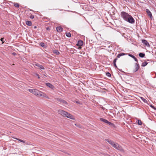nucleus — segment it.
<instances>
[{
    "label": "nucleus",
    "instance_id": "15",
    "mask_svg": "<svg viewBox=\"0 0 156 156\" xmlns=\"http://www.w3.org/2000/svg\"><path fill=\"white\" fill-rule=\"evenodd\" d=\"M100 119L101 121L103 122L106 123L107 124L108 123V120L102 118H100Z\"/></svg>",
    "mask_w": 156,
    "mask_h": 156
},
{
    "label": "nucleus",
    "instance_id": "25",
    "mask_svg": "<svg viewBox=\"0 0 156 156\" xmlns=\"http://www.w3.org/2000/svg\"><path fill=\"white\" fill-rule=\"evenodd\" d=\"M14 5L15 7L17 8H18L19 6V4L17 3H14Z\"/></svg>",
    "mask_w": 156,
    "mask_h": 156
},
{
    "label": "nucleus",
    "instance_id": "8",
    "mask_svg": "<svg viewBox=\"0 0 156 156\" xmlns=\"http://www.w3.org/2000/svg\"><path fill=\"white\" fill-rule=\"evenodd\" d=\"M45 85L51 88L52 90H54L55 88L54 86H53L50 83H46Z\"/></svg>",
    "mask_w": 156,
    "mask_h": 156
},
{
    "label": "nucleus",
    "instance_id": "30",
    "mask_svg": "<svg viewBox=\"0 0 156 156\" xmlns=\"http://www.w3.org/2000/svg\"><path fill=\"white\" fill-rule=\"evenodd\" d=\"M107 124H108L109 125L111 126H114V124H113V123H112V122H109L108 121V122Z\"/></svg>",
    "mask_w": 156,
    "mask_h": 156
},
{
    "label": "nucleus",
    "instance_id": "6",
    "mask_svg": "<svg viewBox=\"0 0 156 156\" xmlns=\"http://www.w3.org/2000/svg\"><path fill=\"white\" fill-rule=\"evenodd\" d=\"M58 112L59 114L63 117L65 116V115H66V112L62 110H58Z\"/></svg>",
    "mask_w": 156,
    "mask_h": 156
},
{
    "label": "nucleus",
    "instance_id": "19",
    "mask_svg": "<svg viewBox=\"0 0 156 156\" xmlns=\"http://www.w3.org/2000/svg\"><path fill=\"white\" fill-rule=\"evenodd\" d=\"M66 35L67 37H71V34L70 32H67L66 33Z\"/></svg>",
    "mask_w": 156,
    "mask_h": 156
},
{
    "label": "nucleus",
    "instance_id": "17",
    "mask_svg": "<svg viewBox=\"0 0 156 156\" xmlns=\"http://www.w3.org/2000/svg\"><path fill=\"white\" fill-rule=\"evenodd\" d=\"M126 54L124 53H119L118 55H117V57L118 58H119L121 56L125 55Z\"/></svg>",
    "mask_w": 156,
    "mask_h": 156
},
{
    "label": "nucleus",
    "instance_id": "3",
    "mask_svg": "<svg viewBox=\"0 0 156 156\" xmlns=\"http://www.w3.org/2000/svg\"><path fill=\"white\" fill-rule=\"evenodd\" d=\"M130 15L128 13L124 11H122L121 12V16L125 21H126Z\"/></svg>",
    "mask_w": 156,
    "mask_h": 156
},
{
    "label": "nucleus",
    "instance_id": "9",
    "mask_svg": "<svg viewBox=\"0 0 156 156\" xmlns=\"http://www.w3.org/2000/svg\"><path fill=\"white\" fill-rule=\"evenodd\" d=\"M83 44V42L82 41L80 40L78 41L76 45L79 46L80 47L79 48H81V46H82Z\"/></svg>",
    "mask_w": 156,
    "mask_h": 156
},
{
    "label": "nucleus",
    "instance_id": "41",
    "mask_svg": "<svg viewBox=\"0 0 156 156\" xmlns=\"http://www.w3.org/2000/svg\"><path fill=\"white\" fill-rule=\"evenodd\" d=\"M119 70L120 71H121V72H123V71L122 70H121V69H119Z\"/></svg>",
    "mask_w": 156,
    "mask_h": 156
},
{
    "label": "nucleus",
    "instance_id": "36",
    "mask_svg": "<svg viewBox=\"0 0 156 156\" xmlns=\"http://www.w3.org/2000/svg\"><path fill=\"white\" fill-rule=\"evenodd\" d=\"M114 66L115 68H117V66H116V63H113Z\"/></svg>",
    "mask_w": 156,
    "mask_h": 156
},
{
    "label": "nucleus",
    "instance_id": "33",
    "mask_svg": "<svg viewBox=\"0 0 156 156\" xmlns=\"http://www.w3.org/2000/svg\"><path fill=\"white\" fill-rule=\"evenodd\" d=\"M36 75L37 76L38 79H39L40 78V76L38 74H37V73L36 74Z\"/></svg>",
    "mask_w": 156,
    "mask_h": 156
},
{
    "label": "nucleus",
    "instance_id": "21",
    "mask_svg": "<svg viewBox=\"0 0 156 156\" xmlns=\"http://www.w3.org/2000/svg\"><path fill=\"white\" fill-rule=\"evenodd\" d=\"M147 64H148V63L147 62H144L142 64L141 66L143 67H144L145 66H146L147 65Z\"/></svg>",
    "mask_w": 156,
    "mask_h": 156
},
{
    "label": "nucleus",
    "instance_id": "32",
    "mask_svg": "<svg viewBox=\"0 0 156 156\" xmlns=\"http://www.w3.org/2000/svg\"><path fill=\"white\" fill-rule=\"evenodd\" d=\"M117 60V58H115L114 61H113V63H116V61Z\"/></svg>",
    "mask_w": 156,
    "mask_h": 156
},
{
    "label": "nucleus",
    "instance_id": "14",
    "mask_svg": "<svg viewBox=\"0 0 156 156\" xmlns=\"http://www.w3.org/2000/svg\"><path fill=\"white\" fill-rule=\"evenodd\" d=\"M128 55L130 57H132V58H133L134 60L136 62H138V60L137 59V58L135 57L134 56V55H132V54H129Z\"/></svg>",
    "mask_w": 156,
    "mask_h": 156
},
{
    "label": "nucleus",
    "instance_id": "35",
    "mask_svg": "<svg viewBox=\"0 0 156 156\" xmlns=\"http://www.w3.org/2000/svg\"><path fill=\"white\" fill-rule=\"evenodd\" d=\"M4 38H2L1 39H0V40L3 42V41H4Z\"/></svg>",
    "mask_w": 156,
    "mask_h": 156
},
{
    "label": "nucleus",
    "instance_id": "24",
    "mask_svg": "<svg viewBox=\"0 0 156 156\" xmlns=\"http://www.w3.org/2000/svg\"><path fill=\"white\" fill-rule=\"evenodd\" d=\"M61 103L65 105H67L68 104L67 102L66 101H65L63 99H62Z\"/></svg>",
    "mask_w": 156,
    "mask_h": 156
},
{
    "label": "nucleus",
    "instance_id": "12",
    "mask_svg": "<svg viewBox=\"0 0 156 156\" xmlns=\"http://www.w3.org/2000/svg\"><path fill=\"white\" fill-rule=\"evenodd\" d=\"M146 12L148 15V16H149L150 18H151L152 17V13L150 12V11L148 9H146Z\"/></svg>",
    "mask_w": 156,
    "mask_h": 156
},
{
    "label": "nucleus",
    "instance_id": "16",
    "mask_svg": "<svg viewBox=\"0 0 156 156\" xmlns=\"http://www.w3.org/2000/svg\"><path fill=\"white\" fill-rule=\"evenodd\" d=\"M26 23L27 25L29 26H31L32 25V23L31 22V21H26Z\"/></svg>",
    "mask_w": 156,
    "mask_h": 156
},
{
    "label": "nucleus",
    "instance_id": "23",
    "mask_svg": "<svg viewBox=\"0 0 156 156\" xmlns=\"http://www.w3.org/2000/svg\"><path fill=\"white\" fill-rule=\"evenodd\" d=\"M40 45L42 47L44 48L45 46V44L43 42H41Z\"/></svg>",
    "mask_w": 156,
    "mask_h": 156
},
{
    "label": "nucleus",
    "instance_id": "4",
    "mask_svg": "<svg viewBox=\"0 0 156 156\" xmlns=\"http://www.w3.org/2000/svg\"><path fill=\"white\" fill-rule=\"evenodd\" d=\"M126 21L132 24L134 23L135 22V20L130 15L127 18Z\"/></svg>",
    "mask_w": 156,
    "mask_h": 156
},
{
    "label": "nucleus",
    "instance_id": "40",
    "mask_svg": "<svg viewBox=\"0 0 156 156\" xmlns=\"http://www.w3.org/2000/svg\"><path fill=\"white\" fill-rule=\"evenodd\" d=\"M76 103H78V104H79L80 103V102H79V101H77L76 102Z\"/></svg>",
    "mask_w": 156,
    "mask_h": 156
},
{
    "label": "nucleus",
    "instance_id": "18",
    "mask_svg": "<svg viewBox=\"0 0 156 156\" xmlns=\"http://www.w3.org/2000/svg\"><path fill=\"white\" fill-rule=\"evenodd\" d=\"M139 55L141 58H143L145 56V55L144 53H140L139 54Z\"/></svg>",
    "mask_w": 156,
    "mask_h": 156
},
{
    "label": "nucleus",
    "instance_id": "27",
    "mask_svg": "<svg viewBox=\"0 0 156 156\" xmlns=\"http://www.w3.org/2000/svg\"><path fill=\"white\" fill-rule=\"evenodd\" d=\"M55 99L60 103L62 101V99L60 98H55Z\"/></svg>",
    "mask_w": 156,
    "mask_h": 156
},
{
    "label": "nucleus",
    "instance_id": "13",
    "mask_svg": "<svg viewBox=\"0 0 156 156\" xmlns=\"http://www.w3.org/2000/svg\"><path fill=\"white\" fill-rule=\"evenodd\" d=\"M56 29L57 31L59 32H61L63 31V28L61 26H58L56 27Z\"/></svg>",
    "mask_w": 156,
    "mask_h": 156
},
{
    "label": "nucleus",
    "instance_id": "11",
    "mask_svg": "<svg viewBox=\"0 0 156 156\" xmlns=\"http://www.w3.org/2000/svg\"><path fill=\"white\" fill-rule=\"evenodd\" d=\"M34 65L35 66L38 67L39 68L41 69H44V68L42 65H40L37 63H35Z\"/></svg>",
    "mask_w": 156,
    "mask_h": 156
},
{
    "label": "nucleus",
    "instance_id": "37",
    "mask_svg": "<svg viewBox=\"0 0 156 156\" xmlns=\"http://www.w3.org/2000/svg\"><path fill=\"white\" fill-rule=\"evenodd\" d=\"M46 29L47 30H50V28L49 27H47L46 28Z\"/></svg>",
    "mask_w": 156,
    "mask_h": 156
},
{
    "label": "nucleus",
    "instance_id": "5",
    "mask_svg": "<svg viewBox=\"0 0 156 156\" xmlns=\"http://www.w3.org/2000/svg\"><path fill=\"white\" fill-rule=\"evenodd\" d=\"M64 117H66L67 118H69L73 120H74L75 119V118L73 115L70 114L67 112H66V113Z\"/></svg>",
    "mask_w": 156,
    "mask_h": 156
},
{
    "label": "nucleus",
    "instance_id": "39",
    "mask_svg": "<svg viewBox=\"0 0 156 156\" xmlns=\"http://www.w3.org/2000/svg\"><path fill=\"white\" fill-rule=\"evenodd\" d=\"M37 28V27L36 26H34V29H36Z\"/></svg>",
    "mask_w": 156,
    "mask_h": 156
},
{
    "label": "nucleus",
    "instance_id": "1",
    "mask_svg": "<svg viewBox=\"0 0 156 156\" xmlns=\"http://www.w3.org/2000/svg\"><path fill=\"white\" fill-rule=\"evenodd\" d=\"M28 91L30 92L38 97L43 96L44 97L46 95L43 92L36 89H28Z\"/></svg>",
    "mask_w": 156,
    "mask_h": 156
},
{
    "label": "nucleus",
    "instance_id": "22",
    "mask_svg": "<svg viewBox=\"0 0 156 156\" xmlns=\"http://www.w3.org/2000/svg\"><path fill=\"white\" fill-rule=\"evenodd\" d=\"M14 139L17 140H18V141H20L23 143H24L25 142V141L23 140H22L20 139H19V138H14Z\"/></svg>",
    "mask_w": 156,
    "mask_h": 156
},
{
    "label": "nucleus",
    "instance_id": "2",
    "mask_svg": "<svg viewBox=\"0 0 156 156\" xmlns=\"http://www.w3.org/2000/svg\"><path fill=\"white\" fill-rule=\"evenodd\" d=\"M105 140L106 141L108 142L109 144L111 145L113 147H114L116 149L121 151H122L123 150V149L122 147L119 145L118 144H115L113 141L111 140H109L108 139H106Z\"/></svg>",
    "mask_w": 156,
    "mask_h": 156
},
{
    "label": "nucleus",
    "instance_id": "10",
    "mask_svg": "<svg viewBox=\"0 0 156 156\" xmlns=\"http://www.w3.org/2000/svg\"><path fill=\"white\" fill-rule=\"evenodd\" d=\"M142 42L147 46L148 47H150V44L147 40L144 39L142 40Z\"/></svg>",
    "mask_w": 156,
    "mask_h": 156
},
{
    "label": "nucleus",
    "instance_id": "26",
    "mask_svg": "<svg viewBox=\"0 0 156 156\" xmlns=\"http://www.w3.org/2000/svg\"><path fill=\"white\" fill-rule=\"evenodd\" d=\"M141 99L145 103H147V101L143 97H140Z\"/></svg>",
    "mask_w": 156,
    "mask_h": 156
},
{
    "label": "nucleus",
    "instance_id": "7",
    "mask_svg": "<svg viewBox=\"0 0 156 156\" xmlns=\"http://www.w3.org/2000/svg\"><path fill=\"white\" fill-rule=\"evenodd\" d=\"M139 65L138 63H136L135 66V68L133 70V72L134 73L137 71L139 69Z\"/></svg>",
    "mask_w": 156,
    "mask_h": 156
},
{
    "label": "nucleus",
    "instance_id": "28",
    "mask_svg": "<svg viewBox=\"0 0 156 156\" xmlns=\"http://www.w3.org/2000/svg\"><path fill=\"white\" fill-rule=\"evenodd\" d=\"M106 75L108 77L111 76V74L109 72L107 73H106Z\"/></svg>",
    "mask_w": 156,
    "mask_h": 156
},
{
    "label": "nucleus",
    "instance_id": "29",
    "mask_svg": "<svg viewBox=\"0 0 156 156\" xmlns=\"http://www.w3.org/2000/svg\"><path fill=\"white\" fill-rule=\"evenodd\" d=\"M138 124L139 125H141L142 124V122L140 120H139L138 122Z\"/></svg>",
    "mask_w": 156,
    "mask_h": 156
},
{
    "label": "nucleus",
    "instance_id": "20",
    "mask_svg": "<svg viewBox=\"0 0 156 156\" xmlns=\"http://www.w3.org/2000/svg\"><path fill=\"white\" fill-rule=\"evenodd\" d=\"M53 53L57 55H58L60 54V53L58 52V51L56 50H55L53 51Z\"/></svg>",
    "mask_w": 156,
    "mask_h": 156
},
{
    "label": "nucleus",
    "instance_id": "34",
    "mask_svg": "<svg viewBox=\"0 0 156 156\" xmlns=\"http://www.w3.org/2000/svg\"><path fill=\"white\" fill-rule=\"evenodd\" d=\"M150 106L152 108L154 109H156V108L154 106H153V105H150Z\"/></svg>",
    "mask_w": 156,
    "mask_h": 156
},
{
    "label": "nucleus",
    "instance_id": "38",
    "mask_svg": "<svg viewBox=\"0 0 156 156\" xmlns=\"http://www.w3.org/2000/svg\"><path fill=\"white\" fill-rule=\"evenodd\" d=\"M12 54L14 55H16V54L15 52H13L12 53Z\"/></svg>",
    "mask_w": 156,
    "mask_h": 156
},
{
    "label": "nucleus",
    "instance_id": "31",
    "mask_svg": "<svg viewBox=\"0 0 156 156\" xmlns=\"http://www.w3.org/2000/svg\"><path fill=\"white\" fill-rule=\"evenodd\" d=\"M29 17L30 18L32 19H33L34 18V16L31 14H30V16Z\"/></svg>",
    "mask_w": 156,
    "mask_h": 156
}]
</instances>
